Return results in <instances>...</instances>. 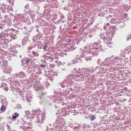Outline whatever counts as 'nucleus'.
<instances>
[{
    "label": "nucleus",
    "mask_w": 131,
    "mask_h": 131,
    "mask_svg": "<svg viewBox=\"0 0 131 131\" xmlns=\"http://www.w3.org/2000/svg\"><path fill=\"white\" fill-rule=\"evenodd\" d=\"M54 95H52L50 96V101H48L46 102L47 105L49 107L51 106H54L55 108L57 109L59 106V104H61L62 100L60 99L59 95H63L66 94V95L69 94L67 91H64L63 90L59 91V92H54Z\"/></svg>",
    "instance_id": "1"
},
{
    "label": "nucleus",
    "mask_w": 131,
    "mask_h": 131,
    "mask_svg": "<svg viewBox=\"0 0 131 131\" xmlns=\"http://www.w3.org/2000/svg\"><path fill=\"white\" fill-rule=\"evenodd\" d=\"M25 115L24 116V119H27L34 118L36 122L38 124H40L42 123L45 118V115L40 110H35L32 114L28 110H26L25 111Z\"/></svg>",
    "instance_id": "2"
},
{
    "label": "nucleus",
    "mask_w": 131,
    "mask_h": 131,
    "mask_svg": "<svg viewBox=\"0 0 131 131\" xmlns=\"http://www.w3.org/2000/svg\"><path fill=\"white\" fill-rule=\"evenodd\" d=\"M74 70L73 71L74 73L75 71L76 73H78V75L76 76L79 77V79L81 80H85L89 74V72H91V70H89V69L87 68H83L81 70H80L79 69L78 70L74 69Z\"/></svg>",
    "instance_id": "3"
},
{
    "label": "nucleus",
    "mask_w": 131,
    "mask_h": 131,
    "mask_svg": "<svg viewBox=\"0 0 131 131\" xmlns=\"http://www.w3.org/2000/svg\"><path fill=\"white\" fill-rule=\"evenodd\" d=\"M111 29V32H109L108 33L105 32L101 33L100 36L101 39L103 40V41L106 42L107 39H110L111 37H112L115 32L116 28L115 27H112Z\"/></svg>",
    "instance_id": "4"
},
{
    "label": "nucleus",
    "mask_w": 131,
    "mask_h": 131,
    "mask_svg": "<svg viewBox=\"0 0 131 131\" xmlns=\"http://www.w3.org/2000/svg\"><path fill=\"white\" fill-rule=\"evenodd\" d=\"M77 74H75V75L72 74L71 75H69L68 76L67 79H65V80L62 83H60V85L62 88H64L65 85L67 86V85H66V83H69V82H72V80L74 79L75 78H77V79H79V77L76 76L78 75V73Z\"/></svg>",
    "instance_id": "5"
},
{
    "label": "nucleus",
    "mask_w": 131,
    "mask_h": 131,
    "mask_svg": "<svg viewBox=\"0 0 131 131\" xmlns=\"http://www.w3.org/2000/svg\"><path fill=\"white\" fill-rule=\"evenodd\" d=\"M88 48H90V50L89 51L90 52H92L93 50H100V51H102L101 49L102 48V46L100 45L99 43L95 42L93 44H89L88 45Z\"/></svg>",
    "instance_id": "6"
},
{
    "label": "nucleus",
    "mask_w": 131,
    "mask_h": 131,
    "mask_svg": "<svg viewBox=\"0 0 131 131\" xmlns=\"http://www.w3.org/2000/svg\"><path fill=\"white\" fill-rule=\"evenodd\" d=\"M88 48V49L87 51H84L82 53V54L83 55V56H86L88 54H91V55L97 56L99 52L100 51V50L99 49V50H93L92 52H90V51H89L90 50V48H88V46H85L84 47V49H87Z\"/></svg>",
    "instance_id": "7"
},
{
    "label": "nucleus",
    "mask_w": 131,
    "mask_h": 131,
    "mask_svg": "<svg viewBox=\"0 0 131 131\" xmlns=\"http://www.w3.org/2000/svg\"><path fill=\"white\" fill-rule=\"evenodd\" d=\"M10 83V85L11 88L10 90L14 91L16 90V88H17V85L18 84V82L17 80L15 81L14 80H11L10 79H8L7 81Z\"/></svg>",
    "instance_id": "8"
},
{
    "label": "nucleus",
    "mask_w": 131,
    "mask_h": 131,
    "mask_svg": "<svg viewBox=\"0 0 131 131\" xmlns=\"http://www.w3.org/2000/svg\"><path fill=\"white\" fill-rule=\"evenodd\" d=\"M23 122L24 123H23V126H20V128L21 129L25 131L28 129L31 128H32V122H29L25 121H23Z\"/></svg>",
    "instance_id": "9"
},
{
    "label": "nucleus",
    "mask_w": 131,
    "mask_h": 131,
    "mask_svg": "<svg viewBox=\"0 0 131 131\" xmlns=\"http://www.w3.org/2000/svg\"><path fill=\"white\" fill-rule=\"evenodd\" d=\"M87 127V126L85 124H83L82 126L79 125L78 126L74 127L73 129L75 131H88V129H86Z\"/></svg>",
    "instance_id": "10"
},
{
    "label": "nucleus",
    "mask_w": 131,
    "mask_h": 131,
    "mask_svg": "<svg viewBox=\"0 0 131 131\" xmlns=\"http://www.w3.org/2000/svg\"><path fill=\"white\" fill-rule=\"evenodd\" d=\"M110 63L112 64V61L109 58H106L103 62H102L101 64V66H105L106 65V66H107V68H109V64Z\"/></svg>",
    "instance_id": "11"
},
{
    "label": "nucleus",
    "mask_w": 131,
    "mask_h": 131,
    "mask_svg": "<svg viewBox=\"0 0 131 131\" xmlns=\"http://www.w3.org/2000/svg\"><path fill=\"white\" fill-rule=\"evenodd\" d=\"M14 77L16 78H19L25 77L26 76L24 73L22 72H20L16 74H15L13 75Z\"/></svg>",
    "instance_id": "12"
},
{
    "label": "nucleus",
    "mask_w": 131,
    "mask_h": 131,
    "mask_svg": "<svg viewBox=\"0 0 131 131\" xmlns=\"http://www.w3.org/2000/svg\"><path fill=\"white\" fill-rule=\"evenodd\" d=\"M31 59L29 58H24L21 61V62L22 63V65L23 66H27L28 63L29 62L31 61Z\"/></svg>",
    "instance_id": "13"
},
{
    "label": "nucleus",
    "mask_w": 131,
    "mask_h": 131,
    "mask_svg": "<svg viewBox=\"0 0 131 131\" xmlns=\"http://www.w3.org/2000/svg\"><path fill=\"white\" fill-rule=\"evenodd\" d=\"M12 70V68L9 66H5L3 69V72L7 74L10 73Z\"/></svg>",
    "instance_id": "14"
},
{
    "label": "nucleus",
    "mask_w": 131,
    "mask_h": 131,
    "mask_svg": "<svg viewBox=\"0 0 131 131\" xmlns=\"http://www.w3.org/2000/svg\"><path fill=\"white\" fill-rule=\"evenodd\" d=\"M120 61V60L118 57H115L112 59V64H118V62Z\"/></svg>",
    "instance_id": "15"
},
{
    "label": "nucleus",
    "mask_w": 131,
    "mask_h": 131,
    "mask_svg": "<svg viewBox=\"0 0 131 131\" xmlns=\"http://www.w3.org/2000/svg\"><path fill=\"white\" fill-rule=\"evenodd\" d=\"M34 89L36 90H39L40 91L43 90V88L39 84H35L34 86Z\"/></svg>",
    "instance_id": "16"
},
{
    "label": "nucleus",
    "mask_w": 131,
    "mask_h": 131,
    "mask_svg": "<svg viewBox=\"0 0 131 131\" xmlns=\"http://www.w3.org/2000/svg\"><path fill=\"white\" fill-rule=\"evenodd\" d=\"M116 24L121 28H123L125 26L124 21L123 20L119 21L116 22Z\"/></svg>",
    "instance_id": "17"
},
{
    "label": "nucleus",
    "mask_w": 131,
    "mask_h": 131,
    "mask_svg": "<svg viewBox=\"0 0 131 131\" xmlns=\"http://www.w3.org/2000/svg\"><path fill=\"white\" fill-rule=\"evenodd\" d=\"M82 55L81 56V57H83L85 56V59L87 61H90L92 60V58L91 57H92L91 55V54H88L86 56H83V55L82 54Z\"/></svg>",
    "instance_id": "18"
},
{
    "label": "nucleus",
    "mask_w": 131,
    "mask_h": 131,
    "mask_svg": "<svg viewBox=\"0 0 131 131\" xmlns=\"http://www.w3.org/2000/svg\"><path fill=\"white\" fill-rule=\"evenodd\" d=\"M1 103L2 105L7 106L8 104V103L7 101L6 98H3L2 99L1 101Z\"/></svg>",
    "instance_id": "19"
},
{
    "label": "nucleus",
    "mask_w": 131,
    "mask_h": 131,
    "mask_svg": "<svg viewBox=\"0 0 131 131\" xmlns=\"http://www.w3.org/2000/svg\"><path fill=\"white\" fill-rule=\"evenodd\" d=\"M65 50L67 52H69L72 51L74 49L73 47L72 46H69L65 48Z\"/></svg>",
    "instance_id": "20"
},
{
    "label": "nucleus",
    "mask_w": 131,
    "mask_h": 131,
    "mask_svg": "<svg viewBox=\"0 0 131 131\" xmlns=\"http://www.w3.org/2000/svg\"><path fill=\"white\" fill-rule=\"evenodd\" d=\"M0 9L3 13L5 12L7 10L6 7L4 4H2L1 6Z\"/></svg>",
    "instance_id": "21"
},
{
    "label": "nucleus",
    "mask_w": 131,
    "mask_h": 131,
    "mask_svg": "<svg viewBox=\"0 0 131 131\" xmlns=\"http://www.w3.org/2000/svg\"><path fill=\"white\" fill-rule=\"evenodd\" d=\"M25 97L28 102H30L31 101L32 97L30 95L26 94V95L25 96Z\"/></svg>",
    "instance_id": "22"
},
{
    "label": "nucleus",
    "mask_w": 131,
    "mask_h": 131,
    "mask_svg": "<svg viewBox=\"0 0 131 131\" xmlns=\"http://www.w3.org/2000/svg\"><path fill=\"white\" fill-rule=\"evenodd\" d=\"M19 114L17 113L16 112L13 115L12 117V120H14V121L16 119L17 117H18Z\"/></svg>",
    "instance_id": "23"
},
{
    "label": "nucleus",
    "mask_w": 131,
    "mask_h": 131,
    "mask_svg": "<svg viewBox=\"0 0 131 131\" xmlns=\"http://www.w3.org/2000/svg\"><path fill=\"white\" fill-rule=\"evenodd\" d=\"M7 108V106L2 105V106L0 108V110L1 111L4 112L6 110Z\"/></svg>",
    "instance_id": "24"
},
{
    "label": "nucleus",
    "mask_w": 131,
    "mask_h": 131,
    "mask_svg": "<svg viewBox=\"0 0 131 131\" xmlns=\"http://www.w3.org/2000/svg\"><path fill=\"white\" fill-rule=\"evenodd\" d=\"M7 61L3 60L0 65L2 66H5V67L7 65Z\"/></svg>",
    "instance_id": "25"
},
{
    "label": "nucleus",
    "mask_w": 131,
    "mask_h": 131,
    "mask_svg": "<svg viewBox=\"0 0 131 131\" xmlns=\"http://www.w3.org/2000/svg\"><path fill=\"white\" fill-rule=\"evenodd\" d=\"M89 118L90 120L93 121L96 118V116L93 115H90Z\"/></svg>",
    "instance_id": "26"
},
{
    "label": "nucleus",
    "mask_w": 131,
    "mask_h": 131,
    "mask_svg": "<svg viewBox=\"0 0 131 131\" xmlns=\"http://www.w3.org/2000/svg\"><path fill=\"white\" fill-rule=\"evenodd\" d=\"M49 74L50 75V77H51L52 78H53V77L54 76V71H50L49 72Z\"/></svg>",
    "instance_id": "27"
},
{
    "label": "nucleus",
    "mask_w": 131,
    "mask_h": 131,
    "mask_svg": "<svg viewBox=\"0 0 131 131\" xmlns=\"http://www.w3.org/2000/svg\"><path fill=\"white\" fill-rule=\"evenodd\" d=\"M32 53L34 56H38L39 55V53L37 51L35 52L33 51L32 52Z\"/></svg>",
    "instance_id": "28"
},
{
    "label": "nucleus",
    "mask_w": 131,
    "mask_h": 131,
    "mask_svg": "<svg viewBox=\"0 0 131 131\" xmlns=\"http://www.w3.org/2000/svg\"><path fill=\"white\" fill-rule=\"evenodd\" d=\"M78 62V60L77 59H75L74 60H72L71 62H70L71 64H74Z\"/></svg>",
    "instance_id": "29"
},
{
    "label": "nucleus",
    "mask_w": 131,
    "mask_h": 131,
    "mask_svg": "<svg viewBox=\"0 0 131 131\" xmlns=\"http://www.w3.org/2000/svg\"><path fill=\"white\" fill-rule=\"evenodd\" d=\"M110 22L113 24L115 23H116V20L114 18H112L110 20Z\"/></svg>",
    "instance_id": "30"
},
{
    "label": "nucleus",
    "mask_w": 131,
    "mask_h": 131,
    "mask_svg": "<svg viewBox=\"0 0 131 131\" xmlns=\"http://www.w3.org/2000/svg\"><path fill=\"white\" fill-rule=\"evenodd\" d=\"M1 35H0V37L1 38L3 39L4 38H5V35L4 34L3 35V32L1 33Z\"/></svg>",
    "instance_id": "31"
},
{
    "label": "nucleus",
    "mask_w": 131,
    "mask_h": 131,
    "mask_svg": "<svg viewBox=\"0 0 131 131\" xmlns=\"http://www.w3.org/2000/svg\"><path fill=\"white\" fill-rule=\"evenodd\" d=\"M48 59H51L50 61H53L54 59L53 57H50V56L48 57Z\"/></svg>",
    "instance_id": "32"
},
{
    "label": "nucleus",
    "mask_w": 131,
    "mask_h": 131,
    "mask_svg": "<svg viewBox=\"0 0 131 131\" xmlns=\"http://www.w3.org/2000/svg\"><path fill=\"white\" fill-rule=\"evenodd\" d=\"M4 25L3 24H0V29H2L4 28L3 27Z\"/></svg>",
    "instance_id": "33"
},
{
    "label": "nucleus",
    "mask_w": 131,
    "mask_h": 131,
    "mask_svg": "<svg viewBox=\"0 0 131 131\" xmlns=\"http://www.w3.org/2000/svg\"><path fill=\"white\" fill-rule=\"evenodd\" d=\"M21 106L20 104L18 105L17 106V109L21 108Z\"/></svg>",
    "instance_id": "34"
},
{
    "label": "nucleus",
    "mask_w": 131,
    "mask_h": 131,
    "mask_svg": "<svg viewBox=\"0 0 131 131\" xmlns=\"http://www.w3.org/2000/svg\"><path fill=\"white\" fill-rule=\"evenodd\" d=\"M7 85L6 84H4V83H2V86L3 88H4V86L6 87L7 86Z\"/></svg>",
    "instance_id": "35"
},
{
    "label": "nucleus",
    "mask_w": 131,
    "mask_h": 131,
    "mask_svg": "<svg viewBox=\"0 0 131 131\" xmlns=\"http://www.w3.org/2000/svg\"><path fill=\"white\" fill-rule=\"evenodd\" d=\"M45 94H46V93H45L44 92H42L39 93V95H44Z\"/></svg>",
    "instance_id": "36"
},
{
    "label": "nucleus",
    "mask_w": 131,
    "mask_h": 131,
    "mask_svg": "<svg viewBox=\"0 0 131 131\" xmlns=\"http://www.w3.org/2000/svg\"><path fill=\"white\" fill-rule=\"evenodd\" d=\"M17 51L16 50H13L12 52V54L13 53H17Z\"/></svg>",
    "instance_id": "37"
},
{
    "label": "nucleus",
    "mask_w": 131,
    "mask_h": 131,
    "mask_svg": "<svg viewBox=\"0 0 131 131\" xmlns=\"http://www.w3.org/2000/svg\"><path fill=\"white\" fill-rule=\"evenodd\" d=\"M101 61V60L100 58L97 61V63L99 64Z\"/></svg>",
    "instance_id": "38"
},
{
    "label": "nucleus",
    "mask_w": 131,
    "mask_h": 131,
    "mask_svg": "<svg viewBox=\"0 0 131 131\" xmlns=\"http://www.w3.org/2000/svg\"><path fill=\"white\" fill-rule=\"evenodd\" d=\"M7 128L8 130H10L11 129L10 127L8 125H7Z\"/></svg>",
    "instance_id": "39"
},
{
    "label": "nucleus",
    "mask_w": 131,
    "mask_h": 131,
    "mask_svg": "<svg viewBox=\"0 0 131 131\" xmlns=\"http://www.w3.org/2000/svg\"><path fill=\"white\" fill-rule=\"evenodd\" d=\"M99 66H96L95 68H94L93 70L92 71H95L96 70L97 68H99Z\"/></svg>",
    "instance_id": "40"
},
{
    "label": "nucleus",
    "mask_w": 131,
    "mask_h": 131,
    "mask_svg": "<svg viewBox=\"0 0 131 131\" xmlns=\"http://www.w3.org/2000/svg\"><path fill=\"white\" fill-rule=\"evenodd\" d=\"M54 76H57L58 75L57 72H54Z\"/></svg>",
    "instance_id": "41"
},
{
    "label": "nucleus",
    "mask_w": 131,
    "mask_h": 131,
    "mask_svg": "<svg viewBox=\"0 0 131 131\" xmlns=\"http://www.w3.org/2000/svg\"><path fill=\"white\" fill-rule=\"evenodd\" d=\"M47 47V46L46 45H45V47H44L43 48V49L44 50H46V48Z\"/></svg>",
    "instance_id": "42"
},
{
    "label": "nucleus",
    "mask_w": 131,
    "mask_h": 131,
    "mask_svg": "<svg viewBox=\"0 0 131 131\" xmlns=\"http://www.w3.org/2000/svg\"><path fill=\"white\" fill-rule=\"evenodd\" d=\"M32 47H29L28 48V49L29 50H31L32 48Z\"/></svg>",
    "instance_id": "43"
},
{
    "label": "nucleus",
    "mask_w": 131,
    "mask_h": 131,
    "mask_svg": "<svg viewBox=\"0 0 131 131\" xmlns=\"http://www.w3.org/2000/svg\"><path fill=\"white\" fill-rule=\"evenodd\" d=\"M28 5V4L27 5H26L25 6V8L26 9H28L29 8Z\"/></svg>",
    "instance_id": "44"
},
{
    "label": "nucleus",
    "mask_w": 131,
    "mask_h": 131,
    "mask_svg": "<svg viewBox=\"0 0 131 131\" xmlns=\"http://www.w3.org/2000/svg\"><path fill=\"white\" fill-rule=\"evenodd\" d=\"M69 126L70 127L72 128L73 127V125L72 124H69Z\"/></svg>",
    "instance_id": "45"
},
{
    "label": "nucleus",
    "mask_w": 131,
    "mask_h": 131,
    "mask_svg": "<svg viewBox=\"0 0 131 131\" xmlns=\"http://www.w3.org/2000/svg\"><path fill=\"white\" fill-rule=\"evenodd\" d=\"M32 40L33 42L34 43H35V42H36V40H35V39H32Z\"/></svg>",
    "instance_id": "46"
},
{
    "label": "nucleus",
    "mask_w": 131,
    "mask_h": 131,
    "mask_svg": "<svg viewBox=\"0 0 131 131\" xmlns=\"http://www.w3.org/2000/svg\"><path fill=\"white\" fill-rule=\"evenodd\" d=\"M23 42L22 43V45H25V43H24V41H25V39H24L23 40Z\"/></svg>",
    "instance_id": "47"
},
{
    "label": "nucleus",
    "mask_w": 131,
    "mask_h": 131,
    "mask_svg": "<svg viewBox=\"0 0 131 131\" xmlns=\"http://www.w3.org/2000/svg\"><path fill=\"white\" fill-rule=\"evenodd\" d=\"M40 66L42 68H43L45 67V66L44 65L41 64V65Z\"/></svg>",
    "instance_id": "48"
},
{
    "label": "nucleus",
    "mask_w": 131,
    "mask_h": 131,
    "mask_svg": "<svg viewBox=\"0 0 131 131\" xmlns=\"http://www.w3.org/2000/svg\"><path fill=\"white\" fill-rule=\"evenodd\" d=\"M4 89L6 91H7L8 90V88H4Z\"/></svg>",
    "instance_id": "49"
},
{
    "label": "nucleus",
    "mask_w": 131,
    "mask_h": 131,
    "mask_svg": "<svg viewBox=\"0 0 131 131\" xmlns=\"http://www.w3.org/2000/svg\"><path fill=\"white\" fill-rule=\"evenodd\" d=\"M42 61L43 62H44V63H46V61L45 60H42Z\"/></svg>",
    "instance_id": "50"
},
{
    "label": "nucleus",
    "mask_w": 131,
    "mask_h": 131,
    "mask_svg": "<svg viewBox=\"0 0 131 131\" xmlns=\"http://www.w3.org/2000/svg\"><path fill=\"white\" fill-rule=\"evenodd\" d=\"M55 63H56V62H57V63H59H59H61V62H60V61H57H57H55Z\"/></svg>",
    "instance_id": "51"
},
{
    "label": "nucleus",
    "mask_w": 131,
    "mask_h": 131,
    "mask_svg": "<svg viewBox=\"0 0 131 131\" xmlns=\"http://www.w3.org/2000/svg\"><path fill=\"white\" fill-rule=\"evenodd\" d=\"M10 10H11L12 11H13V9L12 8H10Z\"/></svg>",
    "instance_id": "52"
},
{
    "label": "nucleus",
    "mask_w": 131,
    "mask_h": 131,
    "mask_svg": "<svg viewBox=\"0 0 131 131\" xmlns=\"http://www.w3.org/2000/svg\"><path fill=\"white\" fill-rule=\"evenodd\" d=\"M128 39H131V36H130L128 37Z\"/></svg>",
    "instance_id": "53"
},
{
    "label": "nucleus",
    "mask_w": 131,
    "mask_h": 131,
    "mask_svg": "<svg viewBox=\"0 0 131 131\" xmlns=\"http://www.w3.org/2000/svg\"><path fill=\"white\" fill-rule=\"evenodd\" d=\"M51 77V78L50 79L51 81H52L53 80V79Z\"/></svg>",
    "instance_id": "54"
},
{
    "label": "nucleus",
    "mask_w": 131,
    "mask_h": 131,
    "mask_svg": "<svg viewBox=\"0 0 131 131\" xmlns=\"http://www.w3.org/2000/svg\"><path fill=\"white\" fill-rule=\"evenodd\" d=\"M32 67H33V66L30 65V67L31 68Z\"/></svg>",
    "instance_id": "55"
},
{
    "label": "nucleus",
    "mask_w": 131,
    "mask_h": 131,
    "mask_svg": "<svg viewBox=\"0 0 131 131\" xmlns=\"http://www.w3.org/2000/svg\"><path fill=\"white\" fill-rule=\"evenodd\" d=\"M48 84H49L48 83H47L46 84V85H48Z\"/></svg>",
    "instance_id": "56"
},
{
    "label": "nucleus",
    "mask_w": 131,
    "mask_h": 131,
    "mask_svg": "<svg viewBox=\"0 0 131 131\" xmlns=\"http://www.w3.org/2000/svg\"><path fill=\"white\" fill-rule=\"evenodd\" d=\"M107 25H108H108H109V23H107Z\"/></svg>",
    "instance_id": "57"
},
{
    "label": "nucleus",
    "mask_w": 131,
    "mask_h": 131,
    "mask_svg": "<svg viewBox=\"0 0 131 131\" xmlns=\"http://www.w3.org/2000/svg\"><path fill=\"white\" fill-rule=\"evenodd\" d=\"M128 50V49H124V50Z\"/></svg>",
    "instance_id": "58"
},
{
    "label": "nucleus",
    "mask_w": 131,
    "mask_h": 131,
    "mask_svg": "<svg viewBox=\"0 0 131 131\" xmlns=\"http://www.w3.org/2000/svg\"><path fill=\"white\" fill-rule=\"evenodd\" d=\"M64 112L65 113H64V114L65 113H66V111H64Z\"/></svg>",
    "instance_id": "59"
},
{
    "label": "nucleus",
    "mask_w": 131,
    "mask_h": 131,
    "mask_svg": "<svg viewBox=\"0 0 131 131\" xmlns=\"http://www.w3.org/2000/svg\"><path fill=\"white\" fill-rule=\"evenodd\" d=\"M38 31V29H37V30H36V31Z\"/></svg>",
    "instance_id": "60"
},
{
    "label": "nucleus",
    "mask_w": 131,
    "mask_h": 131,
    "mask_svg": "<svg viewBox=\"0 0 131 131\" xmlns=\"http://www.w3.org/2000/svg\"><path fill=\"white\" fill-rule=\"evenodd\" d=\"M126 59L127 60L128 59L127 58H126V59H125V60H126Z\"/></svg>",
    "instance_id": "61"
},
{
    "label": "nucleus",
    "mask_w": 131,
    "mask_h": 131,
    "mask_svg": "<svg viewBox=\"0 0 131 131\" xmlns=\"http://www.w3.org/2000/svg\"><path fill=\"white\" fill-rule=\"evenodd\" d=\"M108 68H107V69H105V70H107L108 69Z\"/></svg>",
    "instance_id": "62"
},
{
    "label": "nucleus",
    "mask_w": 131,
    "mask_h": 131,
    "mask_svg": "<svg viewBox=\"0 0 131 131\" xmlns=\"http://www.w3.org/2000/svg\"><path fill=\"white\" fill-rule=\"evenodd\" d=\"M65 70L64 69H62V70Z\"/></svg>",
    "instance_id": "63"
},
{
    "label": "nucleus",
    "mask_w": 131,
    "mask_h": 131,
    "mask_svg": "<svg viewBox=\"0 0 131 131\" xmlns=\"http://www.w3.org/2000/svg\"><path fill=\"white\" fill-rule=\"evenodd\" d=\"M64 131H68L67 130H64Z\"/></svg>",
    "instance_id": "64"
}]
</instances>
